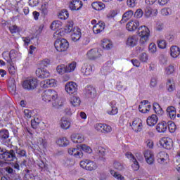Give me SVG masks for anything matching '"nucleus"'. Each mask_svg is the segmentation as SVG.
<instances>
[{
	"instance_id": "41",
	"label": "nucleus",
	"mask_w": 180,
	"mask_h": 180,
	"mask_svg": "<svg viewBox=\"0 0 180 180\" xmlns=\"http://www.w3.org/2000/svg\"><path fill=\"white\" fill-rule=\"evenodd\" d=\"M70 103L72 105V106H79L81 103V99L79 98V97L72 96L70 98Z\"/></svg>"
},
{
	"instance_id": "8",
	"label": "nucleus",
	"mask_w": 180,
	"mask_h": 180,
	"mask_svg": "<svg viewBox=\"0 0 180 180\" xmlns=\"http://www.w3.org/2000/svg\"><path fill=\"white\" fill-rule=\"evenodd\" d=\"M102 56V50L98 49H91L87 52V57L89 60H96Z\"/></svg>"
},
{
	"instance_id": "49",
	"label": "nucleus",
	"mask_w": 180,
	"mask_h": 180,
	"mask_svg": "<svg viewBox=\"0 0 180 180\" xmlns=\"http://www.w3.org/2000/svg\"><path fill=\"white\" fill-rule=\"evenodd\" d=\"M110 174L117 180H124V176H122V174L115 172V170H110Z\"/></svg>"
},
{
	"instance_id": "60",
	"label": "nucleus",
	"mask_w": 180,
	"mask_h": 180,
	"mask_svg": "<svg viewBox=\"0 0 180 180\" xmlns=\"http://www.w3.org/2000/svg\"><path fill=\"white\" fill-rule=\"evenodd\" d=\"M158 46L159 49H165V47H167V42L164 39L159 40L158 41Z\"/></svg>"
},
{
	"instance_id": "51",
	"label": "nucleus",
	"mask_w": 180,
	"mask_h": 180,
	"mask_svg": "<svg viewBox=\"0 0 180 180\" xmlns=\"http://www.w3.org/2000/svg\"><path fill=\"white\" fill-rule=\"evenodd\" d=\"M159 63L162 65H167L168 63V58L164 55H160L159 57Z\"/></svg>"
},
{
	"instance_id": "35",
	"label": "nucleus",
	"mask_w": 180,
	"mask_h": 180,
	"mask_svg": "<svg viewBox=\"0 0 180 180\" xmlns=\"http://www.w3.org/2000/svg\"><path fill=\"white\" fill-rule=\"evenodd\" d=\"M56 143L60 147H67L70 144V141L67 138H60L56 141Z\"/></svg>"
},
{
	"instance_id": "31",
	"label": "nucleus",
	"mask_w": 180,
	"mask_h": 180,
	"mask_svg": "<svg viewBox=\"0 0 180 180\" xmlns=\"http://www.w3.org/2000/svg\"><path fill=\"white\" fill-rule=\"evenodd\" d=\"M146 122L148 126H155V124H157V122H158V117H157L156 115L153 114L150 117H148Z\"/></svg>"
},
{
	"instance_id": "12",
	"label": "nucleus",
	"mask_w": 180,
	"mask_h": 180,
	"mask_svg": "<svg viewBox=\"0 0 180 180\" xmlns=\"http://www.w3.org/2000/svg\"><path fill=\"white\" fill-rule=\"evenodd\" d=\"M131 127L134 131L139 133L143 130V123L140 119L136 118L132 122Z\"/></svg>"
},
{
	"instance_id": "32",
	"label": "nucleus",
	"mask_w": 180,
	"mask_h": 180,
	"mask_svg": "<svg viewBox=\"0 0 180 180\" xmlns=\"http://www.w3.org/2000/svg\"><path fill=\"white\" fill-rule=\"evenodd\" d=\"M148 103V101H141L139 106V112H141L142 113H147L148 112V108H147V103Z\"/></svg>"
},
{
	"instance_id": "19",
	"label": "nucleus",
	"mask_w": 180,
	"mask_h": 180,
	"mask_svg": "<svg viewBox=\"0 0 180 180\" xmlns=\"http://www.w3.org/2000/svg\"><path fill=\"white\" fill-rule=\"evenodd\" d=\"M137 43H139V38L136 35L129 37L126 41L128 47H136Z\"/></svg>"
},
{
	"instance_id": "61",
	"label": "nucleus",
	"mask_w": 180,
	"mask_h": 180,
	"mask_svg": "<svg viewBox=\"0 0 180 180\" xmlns=\"http://www.w3.org/2000/svg\"><path fill=\"white\" fill-rule=\"evenodd\" d=\"M105 124L99 123V124H96L94 125V129L97 130V131H101L102 133L103 130V126Z\"/></svg>"
},
{
	"instance_id": "39",
	"label": "nucleus",
	"mask_w": 180,
	"mask_h": 180,
	"mask_svg": "<svg viewBox=\"0 0 180 180\" xmlns=\"http://www.w3.org/2000/svg\"><path fill=\"white\" fill-rule=\"evenodd\" d=\"M167 88L169 92H172L175 89V82L174 80L169 79L167 82Z\"/></svg>"
},
{
	"instance_id": "45",
	"label": "nucleus",
	"mask_w": 180,
	"mask_h": 180,
	"mask_svg": "<svg viewBox=\"0 0 180 180\" xmlns=\"http://www.w3.org/2000/svg\"><path fill=\"white\" fill-rule=\"evenodd\" d=\"M174 72H175V67L172 65L166 67L165 69V74L167 75H171L172 74H174Z\"/></svg>"
},
{
	"instance_id": "53",
	"label": "nucleus",
	"mask_w": 180,
	"mask_h": 180,
	"mask_svg": "<svg viewBox=\"0 0 180 180\" xmlns=\"http://www.w3.org/2000/svg\"><path fill=\"white\" fill-rule=\"evenodd\" d=\"M160 13L162 16H169L171 14V8H164L160 11Z\"/></svg>"
},
{
	"instance_id": "6",
	"label": "nucleus",
	"mask_w": 180,
	"mask_h": 180,
	"mask_svg": "<svg viewBox=\"0 0 180 180\" xmlns=\"http://www.w3.org/2000/svg\"><path fill=\"white\" fill-rule=\"evenodd\" d=\"M80 167L84 169H86L87 171H95L98 166L96 163L90 160H84L80 162Z\"/></svg>"
},
{
	"instance_id": "33",
	"label": "nucleus",
	"mask_w": 180,
	"mask_h": 180,
	"mask_svg": "<svg viewBox=\"0 0 180 180\" xmlns=\"http://www.w3.org/2000/svg\"><path fill=\"white\" fill-rule=\"evenodd\" d=\"M91 6L95 11H102V9H105V4L99 1L92 3Z\"/></svg>"
},
{
	"instance_id": "23",
	"label": "nucleus",
	"mask_w": 180,
	"mask_h": 180,
	"mask_svg": "<svg viewBox=\"0 0 180 180\" xmlns=\"http://www.w3.org/2000/svg\"><path fill=\"white\" fill-rule=\"evenodd\" d=\"M56 79H46L41 82V86L42 88H50L56 86Z\"/></svg>"
},
{
	"instance_id": "37",
	"label": "nucleus",
	"mask_w": 180,
	"mask_h": 180,
	"mask_svg": "<svg viewBox=\"0 0 180 180\" xmlns=\"http://www.w3.org/2000/svg\"><path fill=\"white\" fill-rule=\"evenodd\" d=\"M153 110L157 115H159L160 116L164 113V110H162V108H161V106H160L158 103H153Z\"/></svg>"
},
{
	"instance_id": "11",
	"label": "nucleus",
	"mask_w": 180,
	"mask_h": 180,
	"mask_svg": "<svg viewBox=\"0 0 180 180\" xmlns=\"http://www.w3.org/2000/svg\"><path fill=\"white\" fill-rule=\"evenodd\" d=\"M81 72L83 75H91L94 74V65H89L88 63H84L81 68Z\"/></svg>"
},
{
	"instance_id": "55",
	"label": "nucleus",
	"mask_w": 180,
	"mask_h": 180,
	"mask_svg": "<svg viewBox=\"0 0 180 180\" xmlns=\"http://www.w3.org/2000/svg\"><path fill=\"white\" fill-rule=\"evenodd\" d=\"M148 50L149 52L151 53L152 54H154V53H157V45L154 43L150 44L148 46Z\"/></svg>"
},
{
	"instance_id": "13",
	"label": "nucleus",
	"mask_w": 180,
	"mask_h": 180,
	"mask_svg": "<svg viewBox=\"0 0 180 180\" xmlns=\"http://www.w3.org/2000/svg\"><path fill=\"white\" fill-rule=\"evenodd\" d=\"M4 161H15V160H18L16 157V153L13 149H11L10 150H7L6 154L4 155V158H3Z\"/></svg>"
},
{
	"instance_id": "27",
	"label": "nucleus",
	"mask_w": 180,
	"mask_h": 180,
	"mask_svg": "<svg viewBox=\"0 0 180 180\" xmlns=\"http://www.w3.org/2000/svg\"><path fill=\"white\" fill-rule=\"evenodd\" d=\"M168 153L165 152H160L158 154V161L159 164H165V161L169 158Z\"/></svg>"
},
{
	"instance_id": "4",
	"label": "nucleus",
	"mask_w": 180,
	"mask_h": 180,
	"mask_svg": "<svg viewBox=\"0 0 180 180\" xmlns=\"http://www.w3.org/2000/svg\"><path fill=\"white\" fill-rule=\"evenodd\" d=\"M69 46L70 44L68 43V41H67V39H57L54 43V46L56 49L60 53L67 51V50H68Z\"/></svg>"
},
{
	"instance_id": "5",
	"label": "nucleus",
	"mask_w": 180,
	"mask_h": 180,
	"mask_svg": "<svg viewBox=\"0 0 180 180\" xmlns=\"http://www.w3.org/2000/svg\"><path fill=\"white\" fill-rule=\"evenodd\" d=\"M22 88L27 91H33L37 88V79H26L22 82Z\"/></svg>"
},
{
	"instance_id": "26",
	"label": "nucleus",
	"mask_w": 180,
	"mask_h": 180,
	"mask_svg": "<svg viewBox=\"0 0 180 180\" xmlns=\"http://www.w3.org/2000/svg\"><path fill=\"white\" fill-rule=\"evenodd\" d=\"M86 95L88 98H94L96 96V89L91 86H87L86 88Z\"/></svg>"
},
{
	"instance_id": "59",
	"label": "nucleus",
	"mask_w": 180,
	"mask_h": 180,
	"mask_svg": "<svg viewBox=\"0 0 180 180\" xmlns=\"http://www.w3.org/2000/svg\"><path fill=\"white\" fill-rule=\"evenodd\" d=\"M133 164L131 165L134 171H139L140 169V165H139V162H137V160L135 159L132 161Z\"/></svg>"
},
{
	"instance_id": "25",
	"label": "nucleus",
	"mask_w": 180,
	"mask_h": 180,
	"mask_svg": "<svg viewBox=\"0 0 180 180\" xmlns=\"http://www.w3.org/2000/svg\"><path fill=\"white\" fill-rule=\"evenodd\" d=\"M168 129V124L165 121L160 122L156 126V130L158 133H165Z\"/></svg>"
},
{
	"instance_id": "22",
	"label": "nucleus",
	"mask_w": 180,
	"mask_h": 180,
	"mask_svg": "<svg viewBox=\"0 0 180 180\" xmlns=\"http://www.w3.org/2000/svg\"><path fill=\"white\" fill-rule=\"evenodd\" d=\"M105 30V22L100 21L93 27V32L96 34L101 33Z\"/></svg>"
},
{
	"instance_id": "63",
	"label": "nucleus",
	"mask_w": 180,
	"mask_h": 180,
	"mask_svg": "<svg viewBox=\"0 0 180 180\" xmlns=\"http://www.w3.org/2000/svg\"><path fill=\"white\" fill-rule=\"evenodd\" d=\"M38 167H39V168H41V169H44V170H47L48 167H47V164H46L44 162L40 160L38 163Z\"/></svg>"
},
{
	"instance_id": "17",
	"label": "nucleus",
	"mask_w": 180,
	"mask_h": 180,
	"mask_svg": "<svg viewBox=\"0 0 180 180\" xmlns=\"http://www.w3.org/2000/svg\"><path fill=\"white\" fill-rule=\"evenodd\" d=\"M144 157L147 164L151 165L154 164V153L150 150H146L144 152Z\"/></svg>"
},
{
	"instance_id": "42",
	"label": "nucleus",
	"mask_w": 180,
	"mask_h": 180,
	"mask_svg": "<svg viewBox=\"0 0 180 180\" xmlns=\"http://www.w3.org/2000/svg\"><path fill=\"white\" fill-rule=\"evenodd\" d=\"M68 11L67 10H62L58 15V17L59 19H62L63 20H65V19H68L69 16Z\"/></svg>"
},
{
	"instance_id": "38",
	"label": "nucleus",
	"mask_w": 180,
	"mask_h": 180,
	"mask_svg": "<svg viewBox=\"0 0 180 180\" xmlns=\"http://www.w3.org/2000/svg\"><path fill=\"white\" fill-rule=\"evenodd\" d=\"M61 26H63V22H61V21H53L51 25V29L52 30H57V29H61Z\"/></svg>"
},
{
	"instance_id": "47",
	"label": "nucleus",
	"mask_w": 180,
	"mask_h": 180,
	"mask_svg": "<svg viewBox=\"0 0 180 180\" xmlns=\"http://www.w3.org/2000/svg\"><path fill=\"white\" fill-rule=\"evenodd\" d=\"M49 89L46 90L41 94L42 101L44 102H50Z\"/></svg>"
},
{
	"instance_id": "9",
	"label": "nucleus",
	"mask_w": 180,
	"mask_h": 180,
	"mask_svg": "<svg viewBox=\"0 0 180 180\" xmlns=\"http://www.w3.org/2000/svg\"><path fill=\"white\" fill-rule=\"evenodd\" d=\"M65 89L69 95H74L78 91V86L74 82H70L65 84Z\"/></svg>"
},
{
	"instance_id": "1",
	"label": "nucleus",
	"mask_w": 180,
	"mask_h": 180,
	"mask_svg": "<svg viewBox=\"0 0 180 180\" xmlns=\"http://www.w3.org/2000/svg\"><path fill=\"white\" fill-rule=\"evenodd\" d=\"M137 34L140 37L139 43L141 46H147V43L150 39V29L146 25L141 26L138 28Z\"/></svg>"
},
{
	"instance_id": "7",
	"label": "nucleus",
	"mask_w": 180,
	"mask_h": 180,
	"mask_svg": "<svg viewBox=\"0 0 180 180\" xmlns=\"http://www.w3.org/2000/svg\"><path fill=\"white\" fill-rule=\"evenodd\" d=\"M0 141L4 146H11V138H9V131L6 129L0 130Z\"/></svg>"
},
{
	"instance_id": "10",
	"label": "nucleus",
	"mask_w": 180,
	"mask_h": 180,
	"mask_svg": "<svg viewBox=\"0 0 180 180\" xmlns=\"http://www.w3.org/2000/svg\"><path fill=\"white\" fill-rule=\"evenodd\" d=\"M172 139L169 137H164L160 140V146L166 150H171L172 148Z\"/></svg>"
},
{
	"instance_id": "20",
	"label": "nucleus",
	"mask_w": 180,
	"mask_h": 180,
	"mask_svg": "<svg viewBox=\"0 0 180 180\" xmlns=\"http://www.w3.org/2000/svg\"><path fill=\"white\" fill-rule=\"evenodd\" d=\"M117 103L116 102V101H112L110 102L109 105L111 108V110H108L107 111V113L108 115H110L111 116L117 115L119 110L117 109V107L116 106Z\"/></svg>"
},
{
	"instance_id": "48",
	"label": "nucleus",
	"mask_w": 180,
	"mask_h": 180,
	"mask_svg": "<svg viewBox=\"0 0 180 180\" xmlns=\"http://www.w3.org/2000/svg\"><path fill=\"white\" fill-rule=\"evenodd\" d=\"M175 162H174V167L177 171V172H179L180 171V154L179 153L177 156L174 158Z\"/></svg>"
},
{
	"instance_id": "18",
	"label": "nucleus",
	"mask_w": 180,
	"mask_h": 180,
	"mask_svg": "<svg viewBox=\"0 0 180 180\" xmlns=\"http://www.w3.org/2000/svg\"><path fill=\"white\" fill-rule=\"evenodd\" d=\"M71 11H79L82 8V1L79 0H73L69 4Z\"/></svg>"
},
{
	"instance_id": "46",
	"label": "nucleus",
	"mask_w": 180,
	"mask_h": 180,
	"mask_svg": "<svg viewBox=\"0 0 180 180\" xmlns=\"http://www.w3.org/2000/svg\"><path fill=\"white\" fill-rule=\"evenodd\" d=\"M167 127L170 133H175V131L176 130V125H175V123H174L172 121L167 122Z\"/></svg>"
},
{
	"instance_id": "24",
	"label": "nucleus",
	"mask_w": 180,
	"mask_h": 180,
	"mask_svg": "<svg viewBox=\"0 0 180 180\" xmlns=\"http://www.w3.org/2000/svg\"><path fill=\"white\" fill-rule=\"evenodd\" d=\"M71 39L72 41H78L81 39V29L78 27L74 28L71 34Z\"/></svg>"
},
{
	"instance_id": "57",
	"label": "nucleus",
	"mask_w": 180,
	"mask_h": 180,
	"mask_svg": "<svg viewBox=\"0 0 180 180\" xmlns=\"http://www.w3.org/2000/svg\"><path fill=\"white\" fill-rule=\"evenodd\" d=\"M143 15V10H141V8H139L134 13V16L136 19H140V18H141Z\"/></svg>"
},
{
	"instance_id": "62",
	"label": "nucleus",
	"mask_w": 180,
	"mask_h": 180,
	"mask_svg": "<svg viewBox=\"0 0 180 180\" xmlns=\"http://www.w3.org/2000/svg\"><path fill=\"white\" fill-rule=\"evenodd\" d=\"M41 67H47L48 65H50V59H44L43 60L41 61L40 63Z\"/></svg>"
},
{
	"instance_id": "40",
	"label": "nucleus",
	"mask_w": 180,
	"mask_h": 180,
	"mask_svg": "<svg viewBox=\"0 0 180 180\" xmlns=\"http://www.w3.org/2000/svg\"><path fill=\"white\" fill-rule=\"evenodd\" d=\"M41 13L46 16L49 13V3L44 2L40 8Z\"/></svg>"
},
{
	"instance_id": "14",
	"label": "nucleus",
	"mask_w": 180,
	"mask_h": 180,
	"mask_svg": "<svg viewBox=\"0 0 180 180\" xmlns=\"http://www.w3.org/2000/svg\"><path fill=\"white\" fill-rule=\"evenodd\" d=\"M36 75L38 78L44 79V78H49L50 77V72L44 68H38L36 70Z\"/></svg>"
},
{
	"instance_id": "44",
	"label": "nucleus",
	"mask_w": 180,
	"mask_h": 180,
	"mask_svg": "<svg viewBox=\"0 0 180 180\" xmlns=\"http://www.w3.org/2000/svg\"><path fill=\"white\" fill-rule=\"evenodd\" d=\"M66 33H72L74 32V22L69 21L65 28Z\"/></svg>"
},
{
	"instance_id": "21",
	"label": "nucleus",
	"mask_w": 180,
	"mask_h": 180,
	"mask_svg": "<svg viewBox=\"0 0 180 180\" xmlns=\"http://www.w3.org/2000/svg\"><path fill=\"white\" fill-rule=\"evenodd\" d=\"M68 153L70 155H73L76 158H82V157H83L84 155L81 150H79V148H69Z\"/></svg>"
},
{
	"instance_id": "56",
	"label": "nucleus",
	"mask_w": 180,
	"mask_h": 180,
	"mask_svg": "<svg viewBox=\"0 0 180 180\" xmlns=\"http://www.w3.org/2000/svg\"><path fill=\"white\" fill-rule=\"evenodd\" d=\"M80 147L82 150L85 153H88L89 154H91V153H92V148H91V147L86 146V144H82Z\"/></svg>"
},
{
	"instance_id": "43",
	"label": "nucleus",
	"mask_w": 180,
	"mask_h": 180,
	"mask_svg": "<svg viewBox=\"0 0 180 180\" xmlns=\"http://www.w3.org/2000/svg\"><path fill=\"white\" fill-rule=\"evenodd\" d=\"M70 126H71V122H70L68 120H61L60 127H62V129L67 130L70 129Z\"/></svg>"
},
{
	"instance_id": "3",
	"label": "nucleus",
	"mask_w": 180,
	"mask_h": 180,
	"mask_svg": "<svg viewBox=\"0 0 180 180\" xmlns=\"http://www.w3.org/2000/svg\"><path fill=\"white\" fill-rule=\"evenodd\" d=\"M77 68V63L72 62L71 63H69L68 65L65 66V65H59L56 68V71L58 74H60V75H63V74H65V72H72Z\"/></svg>"
},
{
	"instance_id": "2",
	"label": "nucleus",
	"mask_w": 180,
	"mask_h": 180,
	"mask_svg": "<svg viewBox=\"0 0 180 180\" xmlns=\"http://www.w3.org/2000/svg\"><path fill=\"white\" fill-rule=\"evenodd\" d=\"M49 102H52V105L56 109H60L63 106V100L58 98L57 91L49 89Z\"/></svg>"
},
{
	"instance_id": "58",
	"label": "nucleus",
	"mask_w": 180,
	"mask_h": 180,
	"mask_svg": "<svg viewBox=\"0 0 180 180\" xmlns=\"http://www.w3.org/2000/svg\"><path fill=\"white\" fill-rule=\"evenodd\" d=\"M110 131H112V127L106 124H104L103 127V131L101 133H110Z\"/></svg>"
},
{
	"instance_id": "29",
	"label": "nucleus",
	"mask_w": 180,
	"mask_h": 180,
	"mask_svg": "<svg viewBox=\"0 0 180 180\" xmlns=\"http://www.w3.org/2000/svg\"><path fill=\"white\" fill-rule=\"evenodd\" d=\"M133 15L134 12L131 10L125 12L122 15V19L120 20V23H126L129 19H131Z\"/></svg>"
},
{
	"instance_id": "30",
	"label": "nucleus",
	"mask_w": 180,
	"mask_h": 180,
	"mask_svg": "<svg viewBox=\"0 0 180 180\" xmlns=\"http://www.w3.org/2000/svg\"><path fill=\"white\" fill-rule=\"evenodd\" d=\"M180 54V49L176 46H173L170 48V56L173 57V58H177V57Z\"/></svg>"
},
{
	"instance_id": "52",
	"label": "nucleus",
	"mask_w": 180,
	"mask_h": 180,
	"mask_svg": "<svg viewBox=\"0 0 180 180\" xmlns=\"http://www.w3.org/2000/svg\"><path fill=\"white\" fill-rule=\"evenodd\" d=\"M37 144L39 147H42V148H46L47 147V141L44 140L43 138H39L37 139Z\"/></svg>"
},
{
	"instance_id": "36",
	"label": "nucleus",
	"mask_w": 180,
	"mask_h": 180,
	"mask_svg": "<svg viewBox=\"0 0 180 180\" xmlns=\"http://www.w3.org/2000/svg\"><path fill=\"white\" fill-rule=\"evenodd\" d=\"M15 153L17 154V156L19 158H22L23 157H27V153H26V150L24 149L18 148V147L15 148Z\"/></svg>"
},
{
	"instance_id": "15",
	"label": "nucleus",
	"mask_w": 180,
	"mask_h": 180,
	"mask_svg": "<svg viewBox=\"0 0 180 180\" xmlns=\"http://www.w3.org/2000/svg\"><path fill=\"white\" fill-rule=\"evenodd\" d=\"M139 26H140V22L137 20H134L127 22L126 28L129 32H134V30H137Z\"/></svg>"
},
{
	"instance_id": "54",
	"label": "nucleus",
	"mask_w": 180,
	"mask_h": 180,
	"mask_svg": "<svg viewBox=\"0 0 180 180\" xmlns=\"http://www.w3.org/2000/svg\"><path fill=\"white\" fill-rule=\"evenodd\" d=\"M139 58L141 63H147V60H148V56L145 52H143L139 55Z\"/></svg>"
},
{
	"instance_id": "28",
	"label": "nucleus",
	"mask_w": 180,
	"mask_h": 180,
	"mask_svg": "<svg viewBox=\"0 0 180 180\" xmlns=\"http://www.w3.org/2000/svg\"><path fill=\"white\" fill-rule=\"evenodd\" d=\"M167 115L172 119V120H174L175 117H176V110H175V107L174 106H169L167 108Z\"/></svg>"
},
{
	"instance_id": "64",
	"label": "nucleus",
	"mask_w": 180,
	"mask_h": 180,
	"mask_svg": "<svg viewBox=\"0 0 180 180\" xmlns=\"http://www.w3.org/2000/svg\"><path fill=\"white\" fill-rule=\"evenodd\" d=\"M9 30L12 34L18 33V32H19V28L16 25H11L9 27Z\"/></svg>"
},
{
	"instance_id": "16",
	"label": "nucleus",
	"mask_w": 180,
	"mask_h": 180,
	"mask_svg": "<svg viewBox=\"0 0 180 180\" xmlns=\"http://www.w3.org/2000/svg\"><path fill=\"white\" fill-rule=\"evenodd\" d=\"M70 139L72 143H75V144L83 143L84 140H85V139L84 138V135L79 133L72 134L70 136Z\"/></svg>"
},
{
	"instance_id": "34",
	"label": "nucleus",
	"mask_w": 180,
	"mask_h": 180,
	"mask_svg": "<svg viewBox=\"0 0 180 180\" xmlns=\"http://www.w3.org/2000/svg\"><path fill=\"white\" fill-rule=\"evenodd\" d=\"M102 47L105 50H110L113 47V44L109 39H103L102 41Z\"/></svg>"
},
{
	"instance_id": "50",
	"label": "nucleus",
	"mask_w": 180,
	"mask_h": 180,
	"mask_svg": "<svg viewBox=\"0 0 180 180\" xmlns=\"http://www.w3.org/2000/svg\"><path fill=\"white\" fill-rule=\"evenodd\" d=\"M9 57L10 60H8V63H11L12 60H15V58L18 57V51H16L15 49H12L9 53Z\"/></svg>"
}]
</instances>
